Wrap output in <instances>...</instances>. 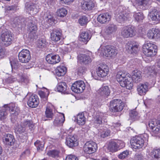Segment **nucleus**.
<instances>
[{
    "instance_id": "obj_2",
    "label": "nucleus",
    "mask_w": 160,
    "mask_h": 160,
    "mask_svg": "<svg viewBox=\"0 0 160 160\" xmlns=\"http://www.w3.org/2000/svg\"><path fill=\"white\" fill-rule=\"evenodd\" d=\"M98 52L106 57H113L117 54V50L112 46L102 45L98 49Z\"/></svg>"
},
{
    "instance_id": "obj_6",
    "label": "nucleus",
    "mask_w": 160,
    "mask_h": 160,
    "mask_svg": "<svg viewBox=\"0 0 160 160\" xmlns=\"http://www.w3.org/2000/svg\"><path fill=\"white\" fill-rule=\"evenodd\" d=\"M136 33L135 28L131 26L123 27L121 33L122 36L126 38L133 37L136 35Z\"/></svg>"
},
{
    "instance_id": "obj_45",
    "label": "nucleus",
    "mask_w": 160,
    "mask_h": 160,
    "mask_svg": "<svg viewBox=\"0 0 160 160\" xmlns=\"http://www.w3.org/2000/svg\"><path fill=\"white\" fill-rule=\"evenodd\" d=\"M47 43L46 39L41 38L37 41V46L39 48H42L46 47Z\"/></svg>"
},
{
    "instance_id": "obj_60",
    "label": "nucleus",
    "mask_w": 160,
    "mask_h": 160,
    "mask_svg": "<svg viewBox=\"0 0 160 160\" xmlns=\"http://www.w3.org/2000/svg\"><path fill=\"white\" fill-rule=\"evenodd\" d=\"M154 38L157 39L160 38V31L158 29H154Z\"/></svg>"
},
{
    "instance_id": "obj_34",
    "label": "nucleus",
    "mask_w": 160,
    "mask_h": 160,
    "mask_svg": "<svg viewBox=\"0 0 160 160\" xmlns=\"http://www.w3.org/2000/svg\"><path fill=\"white\" fill-rule=\"evenodd\" d=\"M67 68L64 66L58 67L55 71L58 77L64 76L67 72Z\"/></svg>"
},
{
    "instance_id": "obj_26",
    "label": "nucleus",
    "mask_w": 160,
    "mask_h": 160,
    "mask_svg": "<svg viewBox=\"0 0 160 160\" xmlns=\"http://www.w3.org/2000/svg\"><path fill=\"white\" fill-rule=\"evenodd\" d=\"M67 145L70 147H72L78 145V142L76 136H69L66 140Z\"/></svg>"
},
{
    "instance_id": "obj_17",
    "label": "nucleus",
    "mask_w": 160,
    "mask_h": 160,
    "mask_svg": "<svg viewBox=\"0 0 160 160\" xmlns=\"http://www.w3.org/2000/svg\"><path fill=\"white\" fill-rule=\"evenodd\" d=\"M138 45L135 42L130 41L127 43L126 48L128 52L131 53H136L138 50Z\"/></svg>"
},
{
    "instance_id": "obj_10",
    "label": "nucleus",
    "mask_w": 160,
    "mask_h": 160,
    "mask_svg": "<svg viewBox=\"0 0 160 160\" xmlns=\"http://www.w3.org/2000/svg\"><path fill=\"white\" fill-rule=\"evenodd\" d=\"M97 149V144L94 142L90 141L86 143L83 147V150L86 153L91 154L96 152Z\"/></svg>"
},
{
    "instance_id": "obj_48",
    "label": "nucleus",
    "mask_w": 160,
    "mask_h": 160,
    "mask_svg": "<svg viewBox=\"0 0 160 160\" xmlns=\"http://www.w3.org/2000/svg\"><path fill=\"white\" fill-rule=\"evenodd\" d=\"M67 13V11L64 8H61L58 9L57 11L58 15L61 17L65 16Z\"/></svg>"
},
{
    "instance_id": "obj_12",
    "label": "nucleus",
    "mask_w": 160,
    "mask_h": 160,
    "mask_svg": "<svg viewBox=\"0 0 160 160\" xmlns=\"http://www.w3.org/2000/svg\"><path fill=\"white\" fill-rule=\"evenodd\" d=\"M7 112L8 110L11 113L12 118H15V117L18 114L19 109L15 103H12L8 105H4Z\"/></svg>"
},
{
    "instance_id": "obj_53",
    "label": "nucleus",
    "mask_w": 160,
    "mask_h": 160,
    "mask_svg": "<svg viewBox=\"0 0 160 160\" xmlns=\"http://www.w3.org/2000/svg\"><path fill=\"white\" fill-rule=\"evenodd\" d=\"M46 21L50 25L54 24L56 22V21L50 15L47 17Z\"/></svg>"
},
{
    "instance_id": "obj_57",
    "label": "nucleus",
    "mask_w": 160,
    "mask_h": 160,
    "mask_svg": "<svg viewBox=\"0 0 160 160\" xmlns=\"http://www.w3.org/2000/svg\"><path fill=\"white\" fill-rule=\"evenodd\" d=\"M49 94V92L47 90H46V92L40 91L39 92V94L41 98H46Z\"/></svg>"
},
{
    "instance_id": "obj_54",
    "label": "nucleus",
    "mask_w": 160,
    "mask_h": 160,
    "mask_svg": "<svg viewBox=\"0 0 160 160\" xmlns=\"http://www.w3.org/2000/svg\"><path fill=\"white\" fill-rule=\"evenodd\" d=\"M16 80V78L13 76H11L6 79L5 80V82L4 83H5V84L12 83L15 81Z\"/></svg>"
},
{
    "instance_id": "obj_18",
    "label": "nucleus",
    "mask_w": 160,
    "mask_h": 160,
    "mask_svg": "<svg viewBox=\"0 0 160 160\" xmlns=\"http://www.w3.org/2000/svg\"><path fill=\"white\" fill-rule=\"evenodd\" d=\"M25 8L27 12H29L30 14L33 15L38 12L39 7L37 4L28 3L26 4Z\"/></svg>"
},
{
    "instance_id": "obj_30",
    "label": "nucleus",
    "mask_w": 160,
    "mask_h": 160,
    "mask_svg": "<svg viewBox=\"0 0 160 160\" xmlns=\"http://www.w3.org/2000/svg\"><path fill=\"white\" fill-rule=\"evenodd\" d=\"M130 75L129 74L125 71H119L116 75V79L118 82H120L125 80L127 76Z\"/></svg>"
},
{
    "instance_id": "obj_1",
    "label": "nucleus",
    "mask_w": 160,
    "mask_h": 160,
    "mask_svg": "<svg viewBox=\"0 0 160 160\" xmlns=\"http://www.w3.org/2000/svg\"><path fill=\"white\" fill-rule=\"evenodd\" d=\"M148 137L146 133L133 137L130 140L131 148L137 150L145 147L148 143Z\"/></svg>"
},
{
    "instance_id": "obj_49",
    "label": "nucleus",
    "mask_w": 160,
    "mask_h": 160,
    "mask_svg": "<svg viewBox=\"0 0 160 160\" xmlns=\"http://www.w3.org/2000/svg\"><path fill=\"white\" fill-rule=\"evenodd\" d=\"M135 3L137 6L140 7H144L146 6L148 3V0H135Z\"/></svg>"
},
{
    "instance_id": "obj_27",
    "label": "nucleus",
    "mask_w": 160,
    "mask_h": 160,
    "mask_svg": "<svg viewBox=\"0 0 160 160\" xmlns=\"http://www.w3.org/2000/svg\"><path fill=\"white\" fill-rule=\"evenodd\" d=\"M91 36L88 32L83 31L81 32L79 35L80 41L86 44L90 39Z\"/></svg>"
},
{
    "instance_id": "obj_37",
    "label": "nucleus",
    "mask_w": 160,
    "mask_h": 160,
    "mask_svg": "<svg viewBox=\"0 0 160 160\" xmlns=\"http://www.w3.org/2000/svg\"><path fill=\"white\" fill-rule=\"evenodd\" d=\"M17 80L19 82L22 83L27 84L29 81V77L27 76L22 74L18 75Z\"/></svg>"
},
{
    "instance_id": "obj_32",
    "label": "nucleus",
    "mask_w": 160,
    "mask_h": 160,
    "mask_svg": "<svg viewBox=\"0 0 160 160\" xmlns=\"http://www.w3.org/2000/svg\"><path fill=\"white\" fill-rule=\"evenodd\" d=\"M107 148L112 152H116L118 150L117 143L114 141H111L108 142Z\"/></svg>"
},
{
    "instance_id": "obj_63",
    "label": "nucleus",
    "mask_w": 160,
    "mask_h": 160,
    "mask_svg": "<svg viewBox=\"0 0 160 160\" xmlns=\"http://www.w3.org/2000/svg\"><path fill=\"white\" fill-rule=\"evenodd\" d=\"M77 74L80 75L85 73V70L83 67H79L77 69Z\"/></svg>"
},
{
    "instance_id": "obj_14",
    "label": "nucleus",
    "mask_w": 160,
    "mask_h": 160,
    "mask_svg": "<svg viewBox=\"0 0 160 160\" xmlns=\"http://www.w3.org/2000/svg\"><path fill=\"white\" fill-rule=\"evenodd\" d=\"M160 115L158 118L157 121H151L149 123V126L153 133V134H156L160 133V123L158 122V119L160 118Z\"/></svg>"
},
{
    "instance_id": "obj_58",
    "label": "nucleus",
    "mask_w": 160,
    "mask_h": 160,
    "mask_svg": "<svg viewBox=\"0 0 160 160\" xmlns=\"http://www.w3.org/2000/svg\"><path fill=\"white\" fill-rule=\"evenodd\" d=\"M154 28H152L148 31L147 33V36L149 39L154 38Z\"/></svg>"
},
{
    "instance_id": "obj_20",
    "label": "nucleus",
    "mask_w": 160,
    "mask_h": 160,
    "mask_svg": "<svg viewBox=\"0 0 160 160\" xmlns=\"http://www.w3.org/2000/svg\"><path fill=\"white\" fill-rule=\"evenodd\" d=\"M46 60L48 63L53 65L58 63L60 60V58L58 55L48 54L46 56Z\"/></svg>"
},
{
    "instance_id": "obj_44",
    "label": "nucleus",
    "mask_w": 160,
    "mask_h": 160,
    "mask_svg": "<svg viewBox=\"0 0 160 160\" xmlns=\"http://www.w3.org/2000/svg\"><path fill=\"white\" fill-rule=\"evenodd\" d=\"M23 127H25V130L28 127L29 129H32L34 125L32 124V122L28 120H25L24 121L21 122Z\"/></svg>"
},
{
    "instance_id": "obj_7",
    "label": "nucleus",
    "mask_w": 160,
    "mask_h": 160,
    "mask_svg": "<svg viewBox=\"0 0 160 160\" xmlns=\"http://www.w3.org/2000/svg\"><path fill=\"white\" fill-rule=\"evenodd\" d=\"M123 104L120 100L114 99L110 102V109L113 112L121 111L123 109Z\"/></svg>"
},
{
    "instance_id": "obj_28",
    "label": "nucleus",
    "mask_w": 160,
    "mask_h": 160,
    "mask_svg": "<svg viewBox=\"0 0 160 160\" xmlns=\"http://www.w3.org/2000/svg\"><path fill=\"white\" fill-rule=\"evenodd\" d=\"M149 16L152 21H158L160 20V13L156 9H152L149 13Z\"/></svg>"
},
{
    "instance_id": "obj_11",
    "label": "nucleus",
    "mask_w": 160,
    "mask_h": 160,
    "mask_svg": "<svg viewBox=\"0 0 160 160\" xmlns=\"http://www.w3.org/2000/svg\"><path fill=\"white\" fill-rule=\"evenodd\" d=\"M30 52L27 49L22 50L18 54V59L20 62L22 63H27L31 59Z\"/></svg>"
},
{
    "instance_id": "obj_36",
    "label": "nucleus",
    "mask_w": 160,
    "mask_h": 160,
    "mask_svg": "<svg viewBox=\"0 0 160 160\" xmlns=\"http://www.w3.org/2000/svg\"><path fill=\"white\" fill-rule=\"evenodd\" d=\"M4 142L6 144L12 145L14 141V137L11 134H8L4 136Z\"/></svg>"
},
{
    "instance_id": "obj_64",
    "label": "nucleus",
    "mask_w": 160,
    "mask_h": 160,
    "mask_svg": "<svg viewBox=\"0 0 160 160\" xmlns=\"http://www.w3.org/2000/svg\"><path fill=\"white\" fill-rule=\"evenodd\" d=\"M66 160H78V159L75 156L70 155L66 157Z\"/></svg>"
},
{
    "instance_id": "obj_15",
    "label": "nucleus",
    "mask_w": 160,
    "mask_h": 160,
    "mask_svg": "<svg viewBox=\"0 0 160 160\" xmlns=\"http://www.w3.org/2000/svg\"><path fill=\"white\" fill-rule=\"evenodd\" d=\"M109 71V68L106 64L100 65L98 69L97 72L98 75L101 77H104L108 74Z\"/></svg>"
},
{
    "instance_id": "obj_43",
    "label": "nucleus",
    "mask_w": 160,
    "mask_h": 160,
    "mask_svg": "<svg viewBox=\"0 0 160 160\" xmlns=\"http://www.w3.org/2000/svg\"><path fill=\"white\" fill-rule=\"evenodd\" d=\"M8 112L5 108V106H3L0 109V120H3L7 118Z\"/></svg>"
},
{
    "instance_id": "obj_25",
    "label": "nucleus",
    "mask_w": 160,
    "mask_h": 160,
    "mask_svg": "<svg viewBox=\"0 0 160 160\" xmlns=\"http://www.w3.org/2000/svg\"><path fill=\"white\" fill-rule=\"evenodd\" d=\"M111 16L108 13H106L100 14L98 17V21L101 24L106 23L110 20Z\"/></svg>"
},
{
    "instance_id": "obj_47",
    "label": "nucleus",
    "mask_w": 160,
    "mask_h": 160,
    "mask_svg": "<svg viewBox=\"0 0 160 160\" xmlns=\"http://www.w3.org/2000/svg\"><path fill=\"white\" fill-rule=\"evenodd\" d=\"M100 132L101 136L103 138L108 136L110 135V130L106 128L101 129Z\"/></svg>"
},
{
    "instance_id": "obj_39",
    "label": "nucleus",
    "mask_w": 160,
    "mask_h": 160,
    "mask_svg": "<svg viewBox=\"0 0 160 160\" xmlns=\"http://www.w3.org/2000/svg\"><path fill=\"white\" fill-rule=\"evenodd\" d=\"M133 17L135 20L138 22L141 21L144 18L143 13L139 11L133 12Z\"/></svg>"
},
{
    "instance_id": "obj_22",
    "label": "nucleus",
    "mask_w": 160,
    "mask_h": 160,
    "mask_svg": "<svg viewBox=\"0 0 160 160\" xmlns=\"http://www.w3.org/2000/svg\"><path fill=\"white\" fill-rule=\"evenodd\" d=\"M78 60L81 64L87 65L92 62V59L88 54H80L78 55Z\"/></svg>"
},
{
    "instance_id": "obj_4",
    "label": "nucleus",
    "mask_w": 160,
    "mask_h": 160,
    "mask_svg": "<svg viewBox=\"0 0 160 160\" xmlns=\"http://www.w3.org/2000/svg\"><path fill=\"white\" fill-rule=\"evenodd\" d=\"M116 19L118 22L122 23L130 18L129 13H127L126 10H124L122 7H119L115 14Z\"/></svg>"
},
{
    "instance_id": "obj_42",
    "label": "nucleus",
    "mask_w": 160,
    "mask_h": 160,
    "mask_svg": "<svg viewBox=\"0 0 160 160\" xmlns=\"http://www.w3.org/2000/svg\"><path fill=\"white\" fill-rule=\"evenodd\" d=\"M149 155L152 157L160 160V150L159 149H154L149 153Z\"/></svg>"
},
{
    "instance_id": "obj_59",
    "label": "nucleus",
    "mask_w": 160,
    "mask_h": 160,
    "mask_svg": "<svg viewBox=\"0 0 160 160\" xmlns=\"http://www.w3.org/2000/svg\"><path fill=\"white\" fill-rule=\"evenodd\" d=\"M117 143L118 144V150L122 148L125 147V143L122 140H118Z\"/></svg>"
},
{
    "instance_id": "obj_33",
    "label": "nucleus",
    "mask_w": 160,
    "mask_h": 160,
    "mask_svg": "<svg viewBox=\"0 0 160 160\" xmlns=\"http://www.w3.org/2000/svg\"><path fill=\"white\" fill-rule=\"evenodd\" d=\"M76 120L78 124L80 125L84 124L86 122V118L84 116V113H79L77 116Z\"/></svg>"
},
{
    "instance_id": "obj_41",
    "label": "nucleus",
    "mask_w": 160,
    "mask_h": 160,
    "mask_svg": "<svg viewBox=\"0 0 160 160\" xmlns=\"http://www.w3.org/2000/svg\"><path fill=\"white\" fill-rule=\"evenodd\" d=\"M60 152L57 150H50L48 151L47 154L49 157L57 158L59 157Z\"/></svg>"
},
{
    "instance_id": "obj_40",
    "label": "nucleus",
    "mask_w": 160,
    "mask_h": 160,
    "mask_svg": "<svg viewBox=\"0 0 160 160\" xmlns=\"http://www.w3.org/2000/svg\"><path fill=\"white\" fill-rule=\"evenodd\" d=\"M117 29V27L116 25L113 24H111L108 26L106 32L108 34H111L115 32Z\"/></svg>"
},
{
    "instance_id": "obj_29",
    "label": "nucleus",
    "mask_w": 160,
    "mask_h": 160,
    "mask_svg": "<svg viewBox=\"0 0 160 160\" xmlns=\"http://www.w3.org/2000/svg\"><path fill=\"white\" fill-rule=\"evenodd\" d=\"M141 72L137 70H134L132 72V77H131L132 81L138 83L141 80Z\"/></svg>"
},
{
    "instance_id": "obj_19",
    "label": "nucleus",
    "mask_w": 160,
    "mask_h": 160,
    "mask_svg": "<svg viewBox=\"0 0 160 160\" xmlns=\"http://www.w3.org/2000/svg\"><path fill=\"white\" fill-rule=\"evenodd\" d=\"M62 36V32L59 30L53 29L50 33L51 40L55 42L59 41L60 40Z\"/></svg>"
},
{
    "instance_id": "obj_46",
    "label": "nucleus",
    "mask_w": 160,
    "mask_h": 160,
    "mask_svg": "<svg viewBox=\"0 0 160 160\" xmlns=\"http://www.w3.org/2000/svg\"><path fill=\"white\" fill-rule=\"evenodd\" d=\"M15 130L18 134H21L24 132L25 130V127H23L21 123L17 124L15 127Z\"/></svg>"
},
{
    "instance_id": "obj_61",
    "label": "nucleus",
    "mask_w": 160,
    "mask_h": 160,
    "mask_svg": "<svg viewBox=\"0 0 160 160\" xmlns=\"http://www.w3.org/2000/svg\"><path fill=\"white\" fill-rule=\"evenodd\" d=\"M88 1H82L81 2V8H82L84 10H88Z\"/></svg>"
},
{
    "instance_id": "obj_55",
    "label": "nucleus",
    "mask_w": 160,
    "mask_h": 160,
    "mask_svg": "<svg viewBox=\"0 0 160 160\" xmlns=\"http://www.w3.org/2000/svg\"><path fill=\"white\" fill-rule=\"evenodd\" d=\"M97 4L95 2L92 1H88V10H92L94 7L96 6Z\"/></svg>"
},
{
    "instance_id": "obj_62",
    "label": "nucleus",
    "mask_w": 160,
    "mask_h": 160,
    "mask_svg": "<svg viewBox=\"0 0 160 160\" xmlns=\"http://www.w3.org/2000/svg\"><path fill=\"white\" fill-rule=\"evenodd\" d=\"M60 2L62 4L69 5L72 3L74 0H59Z\"/></svg>"
},
{
    "instance_id": "obj_52",
    "label": "nucleus",
    "mask_w": 160,
    "mask_h": 160,
    "mask_svg": "<svg viewBox=\"0 0 160 160\" xmlns=\"http://www.w3.org/2000/svg\"><path fill=\"white\" fill-rule=\"evenodd\" d=\"M79 23L81 26H84L88 22V19L87 17L83 16L80 17L78 20Z\"/></svg>"
},
{
    "instance_id": "obj_21",
    "label": "nucleus",
    "mask_w": 160,
    "mask_h": 160,
    "mask_svg": "<svg viewBox=\"0 0 160 160\" xmlns=\"http://www.w3.org/2000/svg\"><path fill=\"white\" fill-rule=\"evenodd\" d=\"M126 78L125 80L120 82V85L122 87L126 88L127 89L131 90L132 89L133 86L131 76L130 75Z\"/></svg>"
},
{
    "instance_id": "obj_50",
    "label": "nucleus",
    "mask_w": 160,
    "mask_h": 160,
    "mask_svg": "<svg viewBox=\"0 0 160 160\" xmlns=\"http://www.w3.org/2000/svg\"><path fill=\"white\" fill-rule=\"evenodd\" d=\"M35 145L37 147L38 151H42L44 148V143L37 140L34 142Z\"/></svg>"
},
{
    "instance_id": "obj_3",
    "label": "nucleus",
    "mask_w": 160,
    "mask_h": 160,
    "mask_svg": "<svg viewBox=\"0 0 160 160\" xmlns=\"http://www.w3.org/2000/svg\"><path fill=\"white\" fill-rule=\"evenodd\" d=\"M14 38L11 33L9 31L2 32L0 28V43L7 47L11 45Z\"/></svg>"
},
{
    "instance_id": "obj_9",
    "label": "nucleus",
    "mask_w": 160,
    "mask_h": 160,
    "mask_svg": "<svg viewBox=\"0 0 160 160\" xmlns=\"http://www.w3.org/2000/svg\"><path fill=\"white\" fill-rule=\"evenodd\" d=\"M85 88V84L82 81H78L73 83L71 89L72 91L76 93H81Z\"/></svg>"
},
{
    "instance_id": "obj_23",
    "label": "nucleus",
    "mask_w": 160,
    "mask_h": 160,
    "mask_svg": "<svg viewBox=\"0 0 160 160\" xmlns=\"http://www.w3.org/2000/svg\"><path fill=\"white\" fill-rule=\"evenodd\" d=\"M104 116V114L101 112L97 113L92 119L94 125L97 127H98L102 124V118Z\"/></svg>"
},
{
    "instance_id": "obj_51",
    "label": "nucleus",
    "mask_w": 160,
    "mask_h": 160,
    "mask_svg": "<svg viewBox=\"0 0 160 160\" xmlns=\"http://www.w3.org/2000/svg\"><path fill=\"white\" fill-rule=\"evenodd\" d=\"M129 153V151L126 150L119 154L118 155V157L120 159H123L128 157Z\"/></svg>"
},
{
    "instance_id": "obj_35",
    "label": "nucleus",
    "mask_w": 160,
    "mask_h": 160,
    "mask_svg": "<svg viewBox=\"0 0 160 160\" xmlns=\"http://www.w3.org/2000/svg\"><path fill=\"white\" fill-rule=\"evenodd\" d=\"M98 92L102 96H107L109 95L110 91L108 87L106 86L101 88L98 90Z\"/></svg>"
},
{
    "instance_id": "obj_31",
    "label": "nucleus",
    "mask_w": 160,
    "mask_h": 160,
    "mask_svg": "<svg viewBox=\"0 0 160 160\" xmlns=\"http://www.w3.org/2000/svg\"><path fill=\"white\" fill-rule=\"evenodd\" d=\"M65 116L63 113H59L56 117L54 121V124L55 125L62 126L65 121Z\"/></svg>"
},
{
    "instance_id": "obj_16",
    "label": "nucleus",
    "mask_w": 160,
    "mask_h": 160,
    "mask_svg": "<svg viewBox=\"0 0 160 160\" xmlns=\"http://www.w3.org/2000/svg\"><path fill=\"white\" fill-rule=\"evenodd\" d=\"M148 83L147 82L139 84L137 87L138 93L141 96L145 95L148 91Z\"/></svg>"
},
{
    "instance_id": "obj_24",
    "label": "nucleus",
    "mask_w": 160,
    "mask_h": 160,
    "mask_svg": "<svg viewBox=\"0 0 160 160\" xmlns=\"http://www.w3.org/2000/svg\"><path fill=\"white\" fill-rule=\"evenodd\" d=\"M29 32V37L31 38H33L36 35L37 31V26L31 21L28 22V25Z\"/></svg>"
},
{
    "instance_id": "obj_5",
    "label": "nucleus",
    "mask_w": 160,
    "mask_h": 160,
    "mask_svg": "<svg viewBox=\"0 0 160 160\" xmlns=\"http://www.w3.org/2000/svg\"><path fill=\"white\" fill-rule=\"evenodd\" d=\"M143 52L145 55L148 57L152 56L157 51V46L152 43L148 42L143 46Z\"/></svg>"
},
{
    "instance_id": "obj_8",
    "label": "nucleus",
    "mask_w": 160,
    "mask_h": 160,
    "mask_svg": "<svg viewBox=\"0 0 160 160\" xmlns=\"http://www.w3.org/2000/svg\"><path fill=\"white\" fill-rule=\"evenodd\" d=\"M26 98L28 100L27 104L29 107L35 108L38 105L39 100L37 95L28 94Z\"/></svg>"
},
{
    "instance_id": "obj_13",
    "label": "nucleus",
    "mask_w": 160,
    "mask_h": 160,
    "mask_svg": "<svg viewBox=\"0 0 160 160\" xmlns=\"http://www.w3.org/2000/svg\"><path fill=\"white\" fill-rule=\"evenodd\" d=\"M54 106L50 103H48L46 107L45 112V116L46 118L50 120L52 119L54 115V112L53 110Z\"/></svg>"
},
{
    "instance_id": "obj_56",
    "label": "nucleus",
    "mask_w": 160,
    "mask_h": 160,
    "mask_svg": "<svg viewBox=\"0 0 160 160\" xmlns=\"http://www.w3.org/2000/svg\"><path fill=\"white\" fill-rule=\"evenodd\" d=\"M129 114L130 118L133 120L137 116L138 113L135 110H131Z\"/></svg>"
},
{
    "instance_id": "obj_38",
    "label": "nucleus",
    "mask_w": 160,
    "mask_h": 160,
    "mask_svg": "<svg viewBox=\"0 0 160 160\" xmlns=\"http://www.w3.org/2000/svg\"><path fill=\"white\" fill-rule=\"evenodd\" d=\"M57 89L59 92L64 93L67 89V85L64 82H60L57 86Z\"/></svg>"
}]
</instances>
